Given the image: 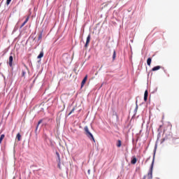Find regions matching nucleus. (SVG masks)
Wrapping results in <instances>:
<instances>
[{"label": "nucleus", "mask_w": 179, "mask_h": 179, "mask_svg": "<svg viewBox=\"0 0 179 179\" xmlns=\"http://www.w3.org/2000/svg\"><path fill=\"white\" fill-rule=\"evenodd\" d=\"M88 174H90V169L88 170Z\"/></svg>", "instance_id": "nucleus-26"}, {"label": "nucleus", "mask_w": 179, "mask_h": 179, "mask_svg": "<svg viewBox=\"0 0 179 179\" xmlns=\"http://www.w3.org/2000/svg\"><path fill=\"white\" fill-rule=\"evenodd\" d=\"M148 179H153V162H152L150 171L148 173Z\"/></svg>", "instance_id": "nucleus-2"}, {"label": "nucleus", "mask_w": 179, "mask_h": 179, "mask_svg": "<svg viewBox=\"0 0 179 179\" xmlns=\"http://www.w3.org/2000/svg\"><path fill=\"white\" fill-rule=\"evenodd\" d=\"M5 138V134H1L0 136V144L2 143V141Z\"/></svg>", "instance_id": "nucleus-17"}, {"label": "nucleus", "mask_w": 179, "mask_h": 179, "mask_svg": "<svg viewBox=\"0 0 179 179\" xmlns=\"http://www.w3.org/2000/svg\"><path fill=\"white\" fill-rule=\"evenodd\" d=\"M160 68H162L160 66H155L154 68L152 69V71L153 72L156 71H159V69H160Z\"/></svg>", "instance_id": "nucleus-14"}, {"label": "nucleus", "mask_w": 179, "mask_h": 179, "mask_svg": "<svg viewBox=\"0 0 179 179\" xmlns=\"http://www.w3.org/2000/svg\"><path fill=\"white\" fill-rule=\"evenodd\" d=\"M7 1H11V0H7Z\"/></svg>", "instance_id": "nucleus-27"}, {"label": "nucleus", "mask_w": 179, "mask_h": 179, "mask_svg": "<svg viewBox=\"0 0 179 179\" xmlns=\"http://www.w3.org/2000/svg\"><path fill=\"white\" fill-rule=\"evenodd\" d=\"M6 3L7 6L9 5V3H10V1H7Z\"/></svg>", "instance_id": "nucleus-25"}, {"label": "nucleus", "mask_w": 179, "mask_h": 179, "mask_svg": "<svg viewBox=\"0 0 179 179\" xmlns=\"http://www.w3.org/2000/svg\"><path fill=\"white\" fill-rule=\"evenodd\" d=\"M43 38V31H41L38 37V40H41Z\"/></svg>", "instance_id": "nucleus-19"}, {"label": "nucleus", "mask_w": 179, "mask_h": 179, "mask_svg": "<svg viewBox=\"0 0 179 179\" xmlns=\"http://www.w3.org/2000/svg\"><path fill=\"white\" fill-rule=\"evenodd\" d=\"M28 22H29V17H27L24 20V22L22 24V25L20 26V29H22V27H23L24 24H26V23H27Z\"/></svg>", "instance_id": "nucleus-12"}, {"label": "nucleus", "mask_w": 179, "mask_h": 179, "mask_svg": "<svg viewBox=\"0 0 179 179\" xmlns=\"http://www.w3.org/2000/svg\"><path fill=\"white\" fill-rule=\"evenodd\" d=\"M86 80H87V75H86L85 76V78H83V80L81 83V87H83V86H85V83H86Z\"/></svg>", "instance_id": "nucleus-6"}, {"label": "nucleus", "mask_w": 179, "mask_h": 179, "mask_svg": "<svg viewBox=\"0 0 179 179\" xmlns=\"http://www.w3.org/2000/svg\"><path fill=\"white\" fill-rule=\"evenodd\" d=\"M16 138L18 141H20L22 139V135H20V133H18L16 136Z\"/></svg>", "instance_id": "nucleus-16"}, {"label": "nucleus", "mask_w": 179, "mask_h": 179, "mask_svg": "<svg viewBox=\"0 0 179 179\" xmlns=\"http://www.w3.org/2000/svg\"><path fill=\"white\" fill-rule=\"evenodd\" d=\"M62 59L64 62V64H68L71 61V57L68 55H64L62 57Z\"/></svg>", "instance_id": "nucleus-3"}, {"label": "nucleus", "mask_w": 179, "mask_h": 179, "mask_svg": "<svg viewBox=\"0 0 179 179\" xmlns=\"http://www.w3.org/2000/svg\"><path fill=\"white\" fill-rule=\"evenodd\" d=\"M90 38H91L90 34H89V35L87 36V37L86 43H85V47L86 48H87V47H89V44H90Z\"/></svg>", "instance_id": "nucleus-4"}, {"label": "nucleus", "mask_w": 179, "mask_h": 179, "mask_svg": "<svg viewBox=\"0 0 179 179\" xmlns=\"http://www.w3.org/2000/svg\"><path fill=\"white\" fill-rule=\"evenodd\" d=\"M56 155H57V157L58 158V160H59V162L60 163L61 162V157L59 156V152H56Z\"/></svg>", "instance_id": "nucleus-18"}, {"label": "nucleus", "mask_w": 179, "mask_h": 179, "mask_svg": "<svg viewBox=\"0 0 179 179\" xmlns=\"http://www.w3.org/2000/svg\"><path fill=\"white\" fill-rule=\"evenodd\" d=\"M13 56L10 55L9 57V62H8L9 66H13Z\"/></svg>", "instance_id": "nucleus-5"}, {"label": "nucleus", "mask_w": 179, "mask_h": 179, "mask_svg": "<svg viewBox=\"0 0 179 179\" xmlns=\"http://www.w3.org/2000/svg\"><path fill=\"white\" fill-rule=\"evenodd\" d=\"M28 22H29V17H27L24 20V22L22 24V25L20 26V29H22V27H23L24 24H26V23H27Z\"/></svg>", "instance_id": "nucleus-10"}, {"label": "nucleus", "mask_w": 179, "mask_h": 179, "mask_svg": "<svg viewBox=\"0 0 179 179\" xmlns=\"http://www.w3.org/2000/svg\"><path fill=\"white\" fill-rule=\"evenodd\" d=\"M41 122H43V120H40L38 122V124H37V127H36V129L38 128V125H40V124H41Z\"/></svg>", "instance_id": "nucleus-22"}, {"label": "nucleus", "mask_w": 179, "mask_h": 179, "mask_svg": "<svg viewBox=\"0 0 179 179\" xmlns=\"http://www.w3.org/2000/svg\"><path fill=\"white\" fill-rule=\"evenodd\" d=\"M58 167H59V169H61V162H59V164H58Z\"/></svg>", "instance_id": "nucleus-24"}, {"label": "nucleus", "mask_w": 179, "mask_h": 179, "mask_svg": "<svg viewBox=\"0 0 179 179\" xmlns=\"http://www.w3.org/2000/svg\"><path fill=\"white\" fill-rule=\"evenodd\" d=\"M22 76H26V71H22Z\"/></svg>", "instance_id": "nucleus-23"}, {"label": "nucleus", "mask_w": 179, "mask_h": 179, "mask_svg": "<svg viewBox=\"0 0 179 179\" xmlns=\"http://www.w3.org/2000/svg\"><path fill=\"white\" fill-rule=\"evenodd\" d=\"M43 57H44V52L42 50L40 54L38 56V59H40L41 58H43Z\"/></svg>", "instance_id": "nucleus-13"}, {"label": "nucleus", "mask_w": 179, "mask_h": 179, "mask_svg": "<svg viewBox=\"0 0 179 179\" xmlns=\"http://www.w3.org/2000/svg\"><path fill=\"white\" fill-rule=\"evenodd\" d=\"M122 145V142L121 140H118L116 143L117 148H121V145Z\"/></svg>", "instance_id": "nucleus-8"}, {"label": "nucleus", "mask_w": 179, "mask_h": 179, "mask_svg": "<svg viewBox=\"0 0 179 179\" xmlns=\"http://www.w3.org/2000/svg\"><path fill=\"white\" fill-rule=\"evenodd\" d=\"M117 54L115 52V50L113 51V60H115V57H116Z\"/></svg>", "instance_id": "nucleus-20"}, {"label": "nucleus", "mask_w": 179, "mask_h": 179, "mask_svg": "<svg viewBox=\"0 0 179 179\" xmlns=\"http://www.w3.org/2000/svg\"><path fill=\"white\" fill-rule=\"evenodd\" d=\"M148 90H145L144 92V101H148Z\"/></svg>", "instance_id": "nucleus-7"}, {"label": "nucleus", "mask_w": 179, "mask_h": 179, "mask_svg": "<svg viewBox=\"0 0 179 179\" xmlns=\"http://www.w3.org/2000/svg\"><path fill=\"white\" fill-rule=\"evenodd\" d=\"M152 64V58L151 57H149L148 59H147V65H148V66H150Z\"/></svg>", "instance_id": "nucleus-15"}, {"label": "nucleus", "mask_w": 179, "mask_h": 179, "mask_svg": "<svg viewBox=\"0 0 179 179\" xmlns=\"http://www.w3.org/2000/svg\"><path fill=\"white\" fill-rule=\"evenodd\" d=\"M84 131H85V135L87 136V138H89V139H91V141H93V142H96L93 134L90 133V131H89V127H87V126L84 127Z\"/></svg>", "instance_id": "nucleus-1"}, {"label": "nucleus", "mask_w": 179, "mask_h": 179, "mask_svg": "<svg viewBox=\"0 0 179 179\" xmlns=\"http://www.w3.org/2000/svg\"><path fill=\"white\" fill-rule=\"evenodd\" d=\"M28 22H29V17H27L24 20V22L22 24V25L20 26V29H22V27H23L24 24H26V23H27Z\"/></svg>", "instance_id": "nucleus-11"}, {"label": "nucleus", "mask_w": 179, "mask_h": 179, "mask_svg": "<svg viewBox=\"0 0 179 179\" xmlns=\"http://www.w3.org/2000/svg\"><path fill=\"white\" fill-rule=\"evenodd\" d=\"M136 162H137L136 157H133L131 161V164H136Z\"/></svg>", "instance_id": "nucleus-9"}, {"label": "nucleus", "mask_w": 179, "mask_h": 179, "mask_svg": "<svg viewBox=\"0 0 179 179\" xmlns=\"http://www.w3.org/2000/svg\"><path fill=\"white\" fill-rule=\"evenodd\" d=\"M75 110H76V108H73L70 111V113H69V115H71V114H73V113H75Z\"/></svg>", "instance_id": "nucleus-21"}]
</instances>
